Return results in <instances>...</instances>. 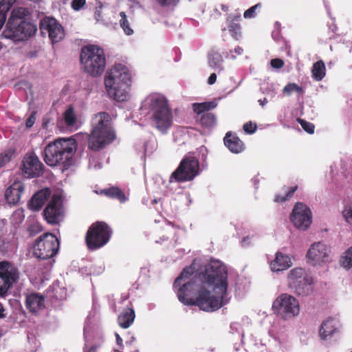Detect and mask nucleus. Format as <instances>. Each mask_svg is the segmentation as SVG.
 <instances>
[{"instance_id":"nucleus-1","label":"nucleus","mask_w":352,"mask_h":352,"mask_svg":"<svg viewBox=\"0 0 352 352\" xmlns=\"http://www.w3.org/2000/svg\"><path fill=\"white\" fill-rule=\"evenodd\" d=\"M193 274L194 267H187L175 280L174 287H179L177 296L182 303L197 306L207 312L215 311L228 303V270L223 263L211 261L199 277L190 278Z\"/></svg>"},{"instance_id":"nucleus-2","label":"nucleus","mask_w":352,"mask_h":352,"mask_svg":"<svg viewBox=\"0 0 352 352\" xmlns=\"http://www.w3.org/2000/svg\"><path fill=\"white\" fill-rule=\"evenodd\" d=\"M111 118L107 112H99L92 119L90 134H76L77 140H87L89 149L98 151L116 139L115 131L111 126Z\"/></svg>"},{"instance_id":"nucleus-3","label":"nucleus","mask_w":352,"mask_h":352,"mask_svg":"<svg viewBox=\"0 0 352 352\" xmlns=\"http://www.w3.org/2000/svg\"><path fill=\"white\" fill-rule=\"evenodd\" d=\"M77 148V140L72 138H59L49 143L44 149V161L50 166H60L67 170L74 163Z\"/></svg>"},{"instance_id":"nucleus-4","label":"nucleus","mask_w":352,"mask_h":352,"mask_svg":"<svg viewBox=\"0 0 352 352\" xmlns=\"http://www.w3.org/2000/svg\"><path fill=\"white\" fill-rule=\"evenodd\" d=\"M131 82V74L124 65H115L106 74L104 85L111 98L118 102L127 100L128 94L125 89Z\"/></svg>"},{"instance_id":"nucleus-5","label":"nucleus","mask_w":352,"mask_h":352,"mask_svg":"<svg viewBox=\"0 0 352 352\" xmlns=\"http://www.w3.org/2000/svg\"><path fill=\"white\" fill-rule=\"evenodd\" d=\"M81 68L89 76H100L106 67V58L102 48L89 45L82 47L80 54Z\"/></svg>"},{"instance_id":"nucleus-6","label":"nucleus","mask_w":352,"mask_h":352,"mask_svg":"<svg viewBox=\"0 0 352 352\" xmlns=\"http://www.w3.org/2000/svg\"><path fill=\"white\" fill-rule=\"evenodd\" d=\"M150 109L154 126L162 132H166L173 124V113L168 100L162 96L153 97L151 100Z\"/></svg>"},{"instance_id":"nucleus-7","label":"nucleus","mask_w":352,"mask_h":352,"mask_svg":"<svg viewBox=\"0 0 352 352\" xmlns=\"http://www.w3.org/2000/svg\"><path fill=\"white\" fill-rule=\"evenodd\" d=\"M112 230L104 221H96L88 228L85 235V243L89 250L94 251L104 246L110 240Z\"/></svg>"},{"instance_id":"nucleus-8","label":"nucleus","mask_w":352,"mask_h":352,"mask_svg":"<svg viewBox=\"0 0 352 352\" xmlns=\"http://www.w3.org/2000/svg\"><path fill=\"white\" fill-rule=\"evenodd\" d=\"M32 249L36 258L47 260L57 254L59 250V241L54 234L46 232L34 241Z\"/></svg>"},{"instance_id":"nucleus-9","label":"nucleus","mask_w":352,"mask_h":352,"mask_svg":"<svg viewBox=\"0 0 352 352\" xmlns=\"http://www.w3.org/2000/svg\"><path fill=\"white\" fill-rule=\"evenodd\" d=\"M199 170V162L193 156H186L179 163L178 167L172 173L169 182H184L192 180Z\"/></svg>"},{"instance_id":"nucleus-10","label":"nucleus","mask_w":352,"mask_h":352,"mask_svg":"<svg viewBox=\"0 0 352 352\" xmlns=\"http://www.w3.org/2000/svg\"><path fill=\"white\" fill-rule=\"evenodd\" d=\"M272 309L278 316L285 320L298 315L300 306L298 300L288 294H282L273 302Z\"/></svg>"},{"instance_id":"nucleus-11","label":"nucleus","mask_w":352,"mask_h":352,"mask_svg":"<svg viewBox=\"0 0 352 352\" xmlns=\"http://www.w3.org/2000/svg\"><path fill=\"white\" fill-rule=\"evenodd\" d=\"M19 269L11 262H0V296H6L8 291L19 280Z\"/></svg>"},{"instance_id":"nucleus-12","label":"nucleus","mask_w":352,"mask_h":352,"mask_svg":"<svg viewBox=\"0 0 352 352\" xmlns=\"http://www.w3.org/2000/svg\"><path fill=\"white\" fill-rule=\"evenodd\" d=\"M14 42L22 41V8H14L11 12L6 29L2 34Z\"/></svg>"},{"instance_id":"nucleus-13","label":"nucleus","mask_w":352,"mask_h":352,"mask_svg":"<svg viewBox=\"0 0 352 352\" xmlns=\"http://www.w3.org/2000/svg\"><path fill=\"white\" fill-rule=\"evenodd\" d=\"M41 32L43 35L47 34L52 44L60 42L65 36L63 25L54 17L45 16L39 23Z\"/></svg>"},{"instance_id":"nucleus-14","label":"nucleus","mask_w":352,"mask_h":352,"mask_svg":"<svg viewBox=\"0 0 352 352\" xmlns=\"http://www.w3.org/2000/svg\"><path fill=\"white\" fill-rule=\"evenodd\" d=\"M44 219L51 225L58 224L63 221L64 209L60 195L54 194L43 212Z\"/></svg>"},{"instance_id":"nucleus-15","label":"nucleus","mask_w":352,"mask_h":352,"mask_svg":"<svg viewBox=\"0 0 352 352\" xmlns=\"http://www.w3.org/2000/svg\"><path fill=\"white\" fill-rule=\"evenodd\" d=\"M290 219L295 227L306 230L311 223V212L305 204L297 202L290 215Z\"/></svg>"},{"instance_id":"nucleus-16","label":"nucleus","mask_w":352,"mask_h":352,"mask_svg":"<svg viewBox=\"0 0 352 352\" xmlns=\"http://www.w3.org/2000/svg\"><path fill=\"white\" fill-rule=\"evenodd\" d=\"M43 164L34 152L25 154L23 157V177H38L43 174Z\"/></svg>"},{"instance_id":"nucleus-17","label":"nucleus","mask_w":352,"mask_h":352,"mask_svg":"<svg viewBox=\"0 0 352 352\" xmlns=\"http://www.w3.org/2000/svg\"><path fill=\"white\" fill-rule=\"evenodd\" d=\"M328 256L329 249L321 242L312 244L306 254L307 262L314 266L325 262Z\"/></svg>"},{"instance_id":"nucleus-18","label":"nucleus","mask_w":352,"mask_h":352,"mask_svg":"<svg viewBox=\"0 0 352 352\" xmlns=\"http://www.w3.org/2000/svg\"><path fill=\"white\" fill-rule=\"evenodd\" d=\"M50 195L51 190L48 188H45L37 191L28 201L27 205L28 208L32 211L40 210Z\"/></svg>"},{"instance_id":"nucleus-19","label":"nucleus","mask_w":352,"mask_h":352,"mask_svg":"<svg viewBox=\"0 0 352 352\" xmlns=\"http://www.w3.org/2000/svg\"><path fill=\"white\" fill-rule=\"evenodd\" d=\"M224 144L227 148L234 153H239L245 149L243 142L236 135L228 132L223 139Z\"/></svg>"},{"instance_id":"nucleus-20","label":"nucleus","mask_w":352,"mask_h":352,"mask_svg":"<svg viewBox=\"0 0 352 352\" xmlns=\"http://www.w3.org/2000/svg\"><path fill=\"white\" fill-rule=\"evenodd\" d=\"M241 19L240 14H230L227 19L228 30L232 37L235 40H239L241 36Z\"/></svg>"},{"instance_id":"nucleus-21","label":"nucleus","mask_w":352,"mask_h":352,"mask_svg":"<svg viewBox=\"0 0 352 352\" xmlns=\"http://www.w3.org/2000/svg\"><path fill=\"white\" fill-rule=\"evenodd\" d=\"M22 192V184L20 182H14L9 188H8L5 192V198L9 204H16L21 198Z\"/></svg>"},{"instance_id":"nucleus-22","label":"nucleus","mask_w":352,"mask_h":352,"mask_svg":"<svg viewBox=\"0 0 352 352\" xmlns=\"http://www.w3.org/2000/svg\"><path fill=\"white\" fill-rule=\"evenodd\" d=\"M25 233L32 238L41 233L43 228L36 215L30 216L26 221Z\"/></svg>"},{"instance_id":"nucleus-23","label":"nucleus","mask_w":352,"mask_h":352,"mask_svg":"<svg viewBox=\"0 0 352 352\" xmlns=\"http://www.w3.org/2000/svg\"><path fill=\"white\" fill-rule=\"evenodd\" d=\"M135 318V311L131 307L124 308L118 315V322L123 329L129 328Z\"/></svg>"},{"instance_id":"nucleus-24","label":"nucleus","mask_w":352,"mask_h":352,"mask_svg":"<svg viewBox=\"0 0 352 352\" xmlns=\"http://www.w3.org/2000/svg\"><path fill=\"white\" fill-rule=\"evenodd\" d=\"M290 258L280 252H277L275 259L271 263V268L274 272L283 271L291 266Z\"/></svg>"},{"instance_id":"nucleus-25","label":"nucleus","mask_w":352,"mask_h":352,"mask_svg":"<svg viewBox=\"0 0 352 352\" xmlns=\"http://www.w3.org/2000/svg\"><path fill=\"white\" fill-rule=\"evenodd\" d=\"M313 278L308 276L305 277V280H301L298 284H296L291 288L299 296H307L312 292Z\"/></svg>"},{"instance_id":"nucleus-26","label":"nucleus","mask_w":352,"mask_h":352,"mask_svg":"<svg viewBox=\"0 0 352 352\" xmlns=\"http://www.w3.org/2000/svg\"><path fill=\"white\" fill-rule=\"evenodd\" d=\"M101 195H104L107 197L116 199L121 204L126 201L128 199L125 193L117 186H111L108 188L103 189L100 191Z\"/></svg>"},{"instance_id":"nucleus-27","label":"nucleus","mask_w":352,"mask_h":352,"mask_svg":"<svg viewBox=\"0 0 352 352\" xmlns=\"http://www.w3.org/2000/svg\"><path fill=\"white\" fill-rule=\"evenodd\" d=\"M25 304L27 309L35 313L44 306V298L41 296L33 294L27 296Z\"/></svg>"},{"instance_id":"nucleus-28","label":"nucleus","mask_w":352,"mask_h":352,"mask_svg":"<svg viewBox=\"0 0 352 352\" xmlns=\"http://www.w3.org/2000/svg\"><path fill=\"white\" fill-rule=\"evenodd\" d=\"M336 329V321L333 318H329L322 323L319 330V335L322 340H324L328 336L333 334Z\"/></svg>"},{"instance_id":"nucleus-29","label":"nucleus","mask_w":352,"mask_h":352,"mask_svg":"<svg viewBox=\"0 0 352 352\" xmlns=\"http://www.w3.org/2000/svg\"><path fill=\"white\" fill-rule=\"evenodd\" d=\"M29 14L27 8H23V41L35 36L37 32L36 25L31 21H27L25 16Z\"/></svg>"},{"instance_id":"nucleus-30","label":"nucleus","mask_w":352,"mask_h":352,"mask_svg":"<svg viewBox=\"0 0 352 352\" xmlns=\"http://www.w3.org/2000/svg\"><path fill=\"white\" fill-rule=\"evenodd\" d=\"M47 295L49 297L54 298L57 300H62L67 297V289L61 287L59 283H54L47 289Z\"/></svg>"},{"instance_id":"nucleus-31","label":"nucleus","mask_w":352,"mask_h":352,"mask_svg":"<svg viewBox=\"0 0 352 352\" xmlns=\"http://www.w3.org/2000/svg\"><path fill=\"white\" fill-rule=\"evenodd\" d=\"M308 276L302 268L298 267L292 270L288 276L289 287H292L296 284H298L301 280H305V277Z\"/></svg>"},{"instance_id":"nucleus-32","label":"nucleus","mask_w":352,"mask_h":352,"mask_svg":"<svg viewBox=\"0 0 352 352\" xmlns=\"http://www.w3.org/2000/svg\"><path fill=\"white\" fill-rule=\"evenodd\" d=\"M326 74V67L323 60H320L314 63L311 69L312 78L316 81H321Z\"/></svg>"},{"instance_id":"nucleus-33","label":"nucleus","mask_w":352,"mask_h":352,"mask_svg":"<svg viewBox=\"0 0 352 352\" xmlns=\"http://www.w3.org/2000/svg\"><path fill=\"white\" fill-rule=\"evenodd\" d=\"M16 0H1L0 1V30L6 23L7 14Z\"/></svg>"},{"instance_id":"nucleus-34","label":"nucleus","mask_w":352,"mask_h":352,"mask_svg":"<svg viewBox=\"0 0 352 352\" xmlns=\"http://www.w3.org/2000/svg\"><path fill=\"white\" fill-rule=\"evenodd\" d=\"M199 124L204 128H212L216 124V117L212 113H205L197 119Z\"/></svg>"},{"instance_id":"nucleus-35","label":"nucleus","mask_w":352,"mask_h":352,"mask_svg":"<svg viewBox=\"0 0 352 352\" xmlns=\"http://www.w3.org/2000/svg\"><path fill=\"white\" fill-rule=\"evenodd\" d=\"M223 58L218 52H211L208 56V65L210 67L222 71Z\"/></svg>"},{"instance_id":"nucleus-36","label":"nucleus","mask_w":352,"mask_h":352,"mask_svg":"<svg viewBox=\"0 0 352 352\" xmlns=\"http://www.w3.org/2000/svg\"><path fill=\"white\" fill-rule=\"evenodd\" d=\"M283 189L285 193V195H281L280 194L276 195L274 199L275 202L283 203L289 200L294 195V192L297 190L298 186H294L292 187L284 186Z\"/></svg>"},{"instance_id":"nucleus-37","label":"nucleus","mask_w":352,"mask_h":352,"mask_svg":"<svg viewBox=\"0 0 352 352\" xmlns=\"http://www.w3.org/2000/svg\"><path fill=\"white\" fill-rule=\"evenodd\" d=\"M217 103L215 102H205L201 103H194L192 104L193 111L201 115L205 113V111H209L215 108Z\"/></svg>"},{"instance_id":"nucleus-38","label":"nucleus","mask_w":352,"mask_h":352,"mask_svg":"<svg viewBox=\"0 0 352 352\" xmlns=\"http://www.w3.org/2000/svg\"><path fill=\"white\" fill-rule=\"evenodd\" d=\"M120 25L123 30L125 34L130 36L133 34V29L130 27L129 22L128 21L127 16L124 12H121L120 13Z\"/></svg>"},{"instance_id":"nucleus-39","label":"nucleus","mask_w":352,"mask_h":352,"mask_svg":"<svg viewBox=\"0 0 352 352\" xmlns=\"http://www.w3.org/2000/svg\"><path fill=\"white\" fill-rule=\"evenodd\" d=\"M283 91L288 96L291 95L293 92H296L299 95H302L304 94L303 88L295 82H289L284 87Z\"/></svg>"},{"instance_id":"nucleus-40","label":"nucleus","mask_w":352,"mask_h":352,"mask_svg":"<svg viewBox=\"0 0 352 352\" xmlns=\"http://www.w3.org/2000/svg\"><path fill=\"white\" fill-rule=\"evenodd\" d=\"M63 118L65 124L68 126H73L75 124L76 122V117L72 107L67 108V109L64 113Z\"/></svg>"},{"instance_id":"nucleus-41","label":"nucleus","mask_w":352,"mask_h":352,"mask_svg":"<svg viewBox=\"0 0 352 352\" xmlns=\"http://www.w3.org/2000/svg\"><path fill=\"white\" fill-rule=\"evenodd\" d=\"M15 150L9 148L0 155V168L8 163L14 156Z\"/></svg>"},{"instance_id":"nucleus-42","label":"nucleus","mask_w":352,"mask_h":352,"mask_svg":"<svg viewBox=\"0 0 352 352\" xmlns=\"http://www.w3.org/2000/svg\"><path fill=\"white\" fill-rule=\"evenodd\" d=\"M340 263L342 266L345 268H351L352 267V247L346 250L345 256L341 258Z\"/></svg>"},{"instance_id":"nucleus-43","label":"nucleus","mask_w":352,"mask_h":352,"mask_svg":"<svg viewBox=\"0 0 352 352\" xmlns=\"http://www.w3.org/2000/svg\"><path fill=\"white\" fill-rule=\"evenodd\" d=\"M298 123L300 124L304 131L309 134H313L314 133L315 126L311 122H307L303 119L298 118Z\"/></svg>"},{"instance_id":"nucleus-44","label":"nucleus","mask_w":352,"mask_h":352,"mask_svg":"<svg viewBox=\"0 0 352 352\" xmlns=\"http://www.w3.org/2000/svg\"><path fill=\"white\" fill-rule=\"evenodd\" d=\"M70 6L73 10L80 11L86 6V0H72Z\"/></svg>"},{"instance_id":"nucleus-45","label":"nucleus","mask_w":352,"mask_h":352,"mask_svg":"<svg viewBox=\"0 0 352 352\" xmlns=\"http://www.w3.org/2000/svg\"><path fill=\"white\" fill-rule=\"evenodd\" d=\"M261 4L260 3L252 6L251 8H250L249 9H248L247 10L245 11V12L243 14L244 18L250 19V18L254 17L256 16V10L258 8H261Z\"/></svg>"},{"instance_id":"nucleus-46","label":"nucleus","mask_w":352,"mask_h":352,"mask_svg":"<svg viewBox=\"0 0 352 352\" xmlns=\"http://www.w3.org/2000/svg\"><path fill=\"white\" fill-rule=\"evenodd\" d=\"M22 210H16L12 216V222L14 225H19L22 222Z\"/></svg>"},{"instance_id":"nucleus-47","label":"nucleus","mask_w":352,"mask_h":352,"mask_svg":"<svg viewBox=\"0 0 352 352\" xmlns=\"http://www.w3.org/2000/svg\"><path fill=\"white\" fill-rule=\"evenodd\" d=\"M257 129V126L255 123H252L251 121L246 122L243 125V130L248 134L254 133Z\"/></svg>"},{"instance_id":"nucleus-48","label":"nucleus","mask_w":352,"mask_h":352,"mask_svg":"<svg viewBox=\"0 0 352 352\" xmlns=\"http://www.w3.org/2000/svg\"><path fill=\"white\" fill-rule=\"evenodd\" d=\"M36 113L37 112L36 111H34L32 112L31 115L28 117V118L26 120L25 122V127L27 129H30L33 126L36 120Z\"/></svg>"},{"instance_id":"nucleus-49","label":"nucleus","mask_w":352,"mask_h":352,"mask_svg":"<svg viewBox=\"0 0 352 352\" xmlns=\"http://www.w3.org/2000/svg\"><path fill=\"white\" fill-rule=\"evenodd\" d=\"M157 3L162 7L175 6L179 2V0H155Z\"/></svg>"},{"instance_id":"nucleus-50","label":"nucleus","mask_w":352,"mask_h":352,"mask_svg":"<svg viewBox=\"0 0 352 352\" xmlns=\"http://www.w3.org/2000/svg\"><path fill=\"white\" fill-rule=\"evenodd\" d=\"M342 217L344 219L346 222H350L352 221V206L349 207L348 208H345L342 212Z\"/></svg>"},{"instance_id":"nucleus-51","label":"nucleus","mask_w":352,"mask_h":352,"mask_svg":"<svg viewBox=\"0 0 352 352\" xmlns=\"http://www.w3.org/2000/svg\"><path fill=\"white\" fill-rule=\"evenodd\" d=\"M271 66L275 69L282 68L284 65V62L280 58H274L271 60Z\"/></svg>"},{"instance_id":"nucleus-52","label":"nucleus","mask_w":352,"mask_h":352,"mask_svg":"<svg viewBox=\"0 0 352 352\" xmlns=\"http://www.w3.org/2000/svg\"><path fill=\"white\" fill-rule=\"evenodd\" d=\"M102 5H100L96 8V10L94 12V17H95L96 20L98 21L102 20Z\"/></svg>"},{"instance_id":"nucleus-53","label":"nucleus","mask_w":352,"mask_h":352,"mask_svg":"<svg viewBox=\"0 0 352 352\" xmlns=\"http://www.w3.org/2000/svg\"><path fill=\"white\" fill-rule=\"evenodd\" d=\"M217 80V75L215 73H212L210 74V76H209L208 79V83L209 85H213L214 83H215Z\"/></svg>"},{"instance_id":"nucleus-54","label":"nucleus","mask_w":352,"mask_h":352,"mask_svg":"<svg viewBox=\"0 0 352 352\" xmlns=\"http://www.w3.org/2000/svg\"><path fill=\"white\" fill-rule=\"evenodd\" d=\"M99 348V345H93L89 348L85 347L83 352H97V349Z\"/></svg>"},{"instance_id":"nucleus-55","label":"nucleus","mask_w":352,"mask_h":352,"mask_svg":"<svg viewBox=\"0 0 352 352\" xmlns=\"http://www.w3.org/2000/svg\"><path fill=\"white\" fill-rule=\"evenodd\" d=\"M116 343L118 345H119L120 347L123 346L122 344V339L118 333H116Z\"/></svg>"},{"instance_id":"nucleus-56","label":"nucleus","mask_w":352,"mask_h":352,"mask_svg":"<svg viewBox=\"0 0 352 352\" xmlns=\"http://www.w3.org/2000/svg\"><path fill=\"white\" fill-rule=\"evenodd\" d=\"M4 311L5 309L3 307V305L0 302V318L5 317Z\"/></svg>"},{"instance_id":"nucleus-57","label":"nucleus","mask_w":352,"mask_h":352,"mask_svg":"<svg viewBox=\"0 0 352 352\" xmlns=\"http://www.w3.org/2000/svg\"><path fill=\"white\" fill-rule=\"evenodd\" d=\"M234 52L237 54L240 55V54H241L243 53V50L242 47H241L239 46H237L236 47L234 48Z\"/></svg>"},{"instance_id":"nucleus-58","label":"nucleus","mask_w":352,"mask_h":352,"mask_svg":"<svg viewBox=\"0 0 352 352\" xmlns=\"http://www.w3.org/2000/svg\"><path fill=\"white\" fill-rule=\"evenodd\" d=\"M258 102L261 106H264L267 102V100L265 98L263 100L260 99L258 100Z\"/></svg>"},{"instance_id":"nucleus-59","label":"nucleus","mask_w":352,"mask_h":352,"mask_svg":"<svg viewBox=\"0 0 352 352\" xmlns=\"http://www.w3.org/2000/svg\"><path fill=\"white\" fill-rule=\"evenodd\" d=\"M221 10L224 12H228L229 10V7L226 5H221Z\"/></svg>"},{"instance_id":"nucleus-60","label":"nucleus","mask_w":352,"mask_h":352,"mask_svg":"<svg viewBox=\"0 0 352 352\" xmlns=\"http://www.w3.org/2000/svg\"><path fill=\"white\" fill-rule=\"evenodd\" d=\"M27 56L29 57H34L36 56V52H34L33 54H28Z\"/></svg>"},{"instance_id":"nucleus-61","label":"nucleus","mask_w":352,"mask_h":352,"mask_svg":"<svg viewBox=\"0 0 352 352\" xmlns=\"http://www.w3.org/2000/svg\"><path fill=\"white\" fill-rule=\"evenodd\" d=\"M19 169L22 170V165L20 166Z\"/></svg>"}]
</instances>
